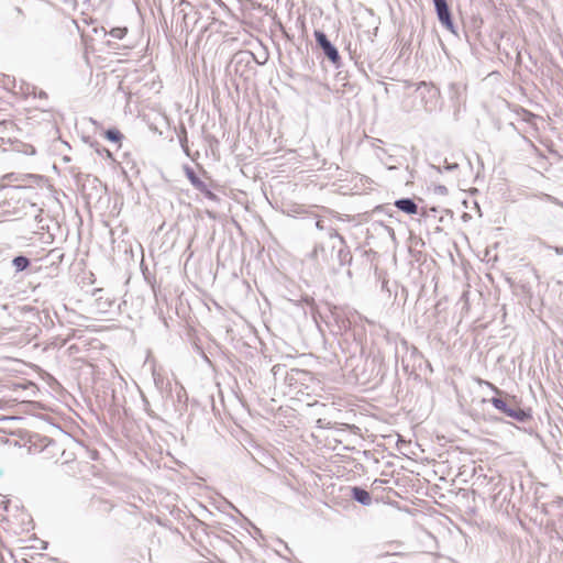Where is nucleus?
<instances>
[{
    "label": "nucleus",
    "instance_id": "nucleus-40",
    "mask_svg": "<svg viewBox=\"0 0 563 563\" xmlns=\"http://www.w3.org/2000/svg\"><path fill=\"white\" fill-rule=\"evenodd\" d=\"M429 212L435 213V212H437V208H434V207H433V208H431V209L429 210Z\"/></svg>",
    "mask_w": 563,
    "mask_h": 563
},
{
    "label": "nucleus",
    "instance_id": "nucleus-4",
    "mask_svg": "<svg viewBox=\"0 0 563 563\" xmlns=\"http://www.w3.org/2000/svg\"><path fill=\"white\" fill-rule=\"evenodd\" d=\"M317 46L322 51L323 56L335 67L342 65L341 55L336 46L329 40L328 35L321 30L313 32Z\"/></svg>",
    "mask_w": 563,
    "mask_h": 563
},
{
    "label": "nucleus",
    "instance_id": "nucleus-42",
    "mask_svg": "<svg viewBox=\"0 0 563 563\" xmlns=\"http://www.w3.org/2000/svg\"><path fill=\"white\" fill-rule=\"evenodd\" d=\"M510 126H511L514 130H516V131H517V128H516V125H515L514 123H510Z\"/></svg>",
    "mask_w": 563,
    "mask_h": 563
},
{
    "label": "nucleus",
    "instance_id": "nucleus-24",
    "mask_svg": "<svg viewBox=\"0 0 563 563\" xmlns=\"http://www.w3.org/2000/svg\"><path fill=\"white\" fill-rule=\"evenodd\" d=\"M324 231L327 232V234H328V236H329L330 239H334V240H336V244H339V243H340V238H344V236H343V235H341V234L336 231V229H334L333 227H327V229H325Z\"/></svg>",
    "mask_w": 563,
    "mask_h": 563
},
{
    "label": "nucleus",
    "instance_id": "nucleus-12",
    "mask_svg": "<svg viewBox=\"0 0 563 563\" xmlns=\"http://www.w3.org/2000/svg\"><path fill=\"white\" fill-rule=\"evenodd\" d=\"M103 136L106 137L107 141L118 144L119 146L121 145V142L124 137L122 132L117 128H110V129L106 130L103 132Z\"/></svg>",
    "mask_w": 563,
    "mask_h": 563
},
{
    "label": "nucleus",
    "instance_id": "nucleus-41",
    "mask_svg": "<svg viewBox=\"0 0 563 563\" xmlns=\"http://www.w3.org/2000/svg\"><path fill=\"white\" fill-rule=\"evenodd\" d=\"M84 3L89 4L90 0H81Z\"/></svg>",
    "mask_w": 563,
    "mask_h": 563
},
{
    "label": "nucleus",
    "instance_id": "nucleus-35",
    "mask_svg": "<svg viewBox=\"0 0 563 563\" xmlns=\"http://www.w3.org/2000/svg\"><path fill=\"white\" fill-rule=\"evenodd\" d=\"M549 249H552L558 255L563 256V247L562 246H549Z\"/></svg>",
    "mask_w": 563,
    "mask_h": 563
},
{
    "label": "nucleus",
    "instance_id": "nucleus-14",
    "mask_svg": "<svg viewBox=\"0 0 563 563\" xmlns=\"http://www.w3.org/2000/svg\"><path fill=\"white\" fill-rule=\"evenodd\" d=\"M152 556L150 550H143L136 556L130 558L128 563H151Z\"/></svg>",
    "mask_w": 563,
    "mask_h": 563
},
{
    "label": "nucleus",
    "instance_id": "nucleus-28",
    "mask_svg": "<svg viewBox=\"0 0 563 563\" xmlns=\"http://www.w3.org/2000/svg\"><path fill=\"white\" fill-rule=\"evenodd\" d=\"M314 227L320 231H324L328 225L324 224V221L321 218H318L314 222Z\"/></svg>",
    "mask_w": 563,
    "mask_h": 563
},
{
    "label": "nucleus",
    "instance_id": "nucleus-9",
    "mask_svg": "<svg viewBox=\"0 0 563 563\" xmlns=\"http://www.w3.org/2000/svg\"><path fill=\"white\" fill-rule=\"evenodd\" d=\"M153 382L156 389L162 394L163 397L164 394H166V397H173L172 383L166 379L163 374L155 369L153 371Z\"/></svg>",
    "mask_w": 563,
    "mask_h": 563
},
{
    "label": "nucleus",
    "instance_id": "nucleus-34",
    "mask_svg": "<svg viewBox=\"0 0 563 563\" xmlns=\"http://www.w3.org/2000/svg\"><path fill=\"white\" fill-rule=\"evenodd\" d=\"M57 446V443L53 440H49V442L45 445L44 451L49 452L51 449H55Z\"/></svg>",
    "mask_w": 563,
    "mask_h": 563
},
{
    "label": "nucleus",
    "instance_id": "nucleus-43",
    "mask_svg": "<svg viewBox=\"0 0 563 563\" xmlns=\"http://www.w3.org/2000/svg\"><path fill=\"white\" fill-rule=\"evenodd\" d=\"M16 387H19V388H23V389L25 388V387H24V386H22L21 384H18V385H16Z\"/></svg>",
    "mask_w": 563,
    "mask_h": 563
},
{
    "label": "nucleus",
    "instance_id": "nucleus-8",
    "mask_svg": "<svg viewBox=\"0 0 563 563\" xmlns=\"http://www.w3.org/2000/svg\"><path fill=\"white\" fill-rule=\"evenodd\" d=\"M173 400V405L175 407V411L183 416L184 412L187 410V391L186 389L178 383L175 384V388L173 389V397H170Z\"/></svg>",
    "mask_w": 563,
    "mask_h": 563
},
{
    "label": "nucleus",
    "instance_id": "nucleus-21",
    "mask_svg": "<svg viewBox=\"0 0 563 563\" xmlns=\"http://www.w3.org/2000/svg\"><path fill=\"white\" fill-rule=\"evenodd\" d=\"M126 27H112L109 32V34L117 40H122L126 35Z\"/></svg>",
    "mask_w": 563,
    "mask_h": 563
},
{
    "label": "nucleus",
    "instance_id": "nucleus-27",
    "mask_svg": "<svg viewBox=\"0 0 563 563\" xmlns=\"http://www.w3.org/2000/svg\"><path fill=\"white\" fill-rule=\"evenodd\" d=\"M207 186H208V184H206V183H205V181H202L201 179H199L198 181H196V183L192 185V187H194L197 191H199V192H201V191H202Z\"/></svg>",
    "mask_w": 563,
    "mask_h": 563
},
{
    "label": "nucleus",
    "instance_id": "nucleus-7",
    "mask_svg": "<svg viewBox=\"0 0 563 563\" xmlns=\"http://www.w3.org/2000/svg\"><path fill=\"white\" fill-rule=\"evenodd\" d=\"M327 310L325 318L329 323L332 322L333 327H335V330H332L334 333L343 334L351 329V321L342 308L328 303Z\"/></svg>",
    "mask_w": 563,
    "mask_h": 563
},
{
    "label": "nucleus",
    "instance_id": "nucleus-20",
    "mask_svg": "<svg viewBox=\"0 0 563 563\" xmlns=\"http://www.w3.org/2000/svg\"><path fill=\"white\" fill-rule=\"evenodd\" d=\"M382 162L388 169H397L398 166L401 165V162H399L394 155H388L386 158H382Z\"/></svg>",
    "mask_w": 563,
    "mask_h": 563
},
{
    "label": "nucleus",
    "instance_id": "nucleus-10",
    "mask_svg": "<svg viewBox=\"0 0 563 563\" xmlns=\"http://www.w3.org/2000/svg\"><path fill=\"white\" fill-rule=\"evenodd\" d=\"M350 492L351 498L358 504L363 506H369L372 504V496L365 488L361 486H353L350 488Z\"/></svg>",
    "mask_w": 563,
    "mask_h": 563
},
{
    "label": "nucleus",
    "instance_id": "nucleus-33",
    "mask_svg": "<svg viewBox=\"0 0 563 563\" xmlns=\"http://www.w3.org/2000/svg\"><path fill=\"white\" fill-rule=\"evenodd\" d=\"M435 191L440 195H446L448 194V188L443 185H439L435 187Z\"/></svg>",
    "mask_w": 563,
    "mask_h": 563
},
{
    "label": "nucleus",
    "instance_id": "nucleus-37",
    "mask_svg": "<svg viewBox=\"0 0 563 563\" xmlns=\"http://www.w3.org/2000/svg\"><path fill=\"white\" fill-rule=\"evenodd\" d=\"M525 115L527 117L525 120L530 122V120L534 119V115L531 112L526 111Z\"/></svg>",
    "mask_w": 563,
    "mask_h": 563
},
{
    "label": "nucleus",
    "instance_id": "nucleus-15",
    "mask_svg": "<svg viewBox=\"0 0 563 563\" xmlns=\"http://www.w3.org/2000/svg\"><path fill=\"white\" fill-rule=\"evenodd\" d=\"M201 195H203V197L206 199H208L209 201L213 202V203H217L219 205L221 202V198L220 196H218L217 194H214L210 186L208 185L201 192Z\"/></svg>",
    "mask_w": 563,
    "mask_h": 563
},
{
    "label": "nucleus",
    "instance_id": "nucleus-1",
    "mask_svg": "<svg viewBox=\"0 0 563 563\" xmlns=\"http://www.w3.org/2000/svg\"><path fill=\"white\" fill-rule=\"evenodd\" d=\"M310 258L316 261L320 265V257L332 271H338L335 263L339 268L350 266L353 256L350 247L344 238H340V243H333L331 246V260L328 258L327 250L322 244H317L310 253Z\"/></svg>",
    "mask_w": 563,
    "mask_h": 563
},
{
    "label": "nucleus",
    "instance_id": "nucleus-38",
    "mask_svg": "<svg viewBox=\"0 0 563 563\" xmlns=\"http://www.w3.org/2000/svg\"><path fill=\"white\" fill-rule=\"evenodd\" d=\"M183 131H184V133L186 134V130H185V128H183ZM186 142H187V137H186V136H185L184 139H183V137H180V143H181V146H183V147H185V143H186ZM184 150L186 151V148H184Z\"/></svg>",
    "mask_w": 563,
    "mask_h": 563
},
{
    "label": "nucleus",
    "instance_id": "nucleus-18",
    "mask_svg": "<svg viewBox=\"0 0 563 563\" xmlns=\"http://www.w3.org/2000/svg\"><path fill=\"white\" fill-rule=\"evenodd\" d=\"M89 144L100 156L106 155L108 158L113 159L112 153L108 148L102 147L97 141H91Z\"/></svg>",
    "mask_w": 563,
    "mask_h": 563
},
{
    "label": "nucleus",
    "instance_id": "nucleus-2",
    "mask_svg": "<svg viewBox=\"0 0 563 563\" xmlns=\"http://www.w3.org/2000/svg\"><path fill=\"white\" fill-rule=\"evenodd\" d=\"M489 402L496 410L518 422L526 423L532 420V410L520 407L516 397H492Z\"/></svg>",
    "mask_w": 563,
    "mask_h": 563
},
{
    "label": "nucleus",
    "instance_id": "nucleus-32",
    "mask_svg": "<svg viewBox=\"0 0 563 563\" xmlns=\"http://www.w3.org/2000/svg\"><path fill=\"white\" fill-rule=\"evenodd\" d=\"M544 197H545V199H547L548 201L553 202V203H555V205H559V206L563 207V202L559 201V199H558V198H555V197H553V196H551V195H548V194H545V195H544Z\"/></svg>",
    "mask_w": 563,
    "mask_h": 563
},
{
    "label": "nucleus",
    "instance_id": "nucleus-19",
    "mask_svg": "<svg viewBox=\"0 0 563 563\" xmlns=\"http://www.w3.org/2000/svg\"><path fill=\"white\" fill-rule=\"evenodd\" d=\"M184 173L191 186L200 179L195 169L189 165H184Z\"/></svg>",
    "mask_w": 563,
    "mask_h": 563
},
{
    "label": "nucleus",
    "instance_id": "nucleus-23",
    "mask_svg": "<svg viewBox=\"0 0 563 563\" xmlns=\"http://www.w3.org/2000/svg\"><path fill=\"white\" fill-rule=\"evenodd\" d=\"M481 384H485L486 386H488L495 394L496 396L495 397H508V395L503 391L501 389H499L498 387H496L494 384H492L490 382H487V380H479Z\"/></svg>",
    "mask_w": 563,
    "mask_h": 563
},
{
    "label": "nucleus",
    "instance_id": "nucleus-26",
    "mask_svg": "<svg viewBox=\"0 0 563 563\" xmlns=\"http://www.w3.org/2000/svg\"><path fill=\"white\" fill-rule=\"evenodd\" d=\"M36 89H37V88H36V87H34V86L31 88V90H30V88H27V90H26V92H25V93H26V95L33 93L35 97L37 96L38 98H43V99H46V98H47V93H46L45 91L40 90V91H38V93H37V92H36Z\"/></svg>",
    "mask_w": 563,
    "mask_h": 563
},
{
    "label": "nucleus",
    "instance_id": "nucleus-6",
    "mask_svg": "<svg viewBox=\"0 0 563 563\" xmlns=\"http://www.w3.org/2000/svg\"><path fill=\"white\" fill-rule=\"evenodd\" d=\"M427 112H432L438 107L440 90L432 84L421 81L416 90Z\"/></svg>",
    "mask_w": 563,
    "mask_h": 563
},
{
    "label": "nucleus",
    "instance_id": "nucleus-16",
    "mask_svg": "<svg viewBox=\"0 0 563 563\" xmlns=\"http://www.w3.org/2000/svg\"><path fill=\"white\" fill-rule=\"evenodd\" d=\"M201 195H203V197L206 199H208L209 201L213 202V203H217L219 205L221 202V198L220 196H218L217 194H214L210 186L208 185L201 192Z\"/></svg>",
    "mask_w": 563,
    "mask_h": 563
},
{
    "label": "nucleus",
    "instance_id": "nucleus-5",
    "mask_svg": "<svg viewBox=\"0 0 563 563\" xmlns=\"http://www.w3.org/2000/svg\"><path fill=\"white\" fill-rule=\"evenodd\" d=\"M439 23L443 29L459 37L457 26L454 23L448 0H432Z\"/></svg>",
    "mask_w": 563,
    "mask_h": 563
},
{
    "label": "nucleus",
    "instance_id": "nucleus-30",
    "mask_svg": "<svg viewBox=\"0 0 563 563\" xmlns=\"http://www.w3.org/2000/svg\"><path fill=\"white\" fill-rule=\"evenodd\" d=\"M380 289L382 291H386L390 295V288H389V282L387 279H383L382 283H380Z\"/></svg>",
    "mask_w": 563,
    "mask_h": 563
},
{
    "label": "nucleus",
    "instance_id": "nucleus-11",
    "mask_svg": "<svg viewBox=\"0 0 563 563\" xmlns=\"http://www.w3.org/2000/svg\"><path fill=\"white\" fill-rule=\"evenodd\" d=\"M394 206L406 214H417L419 209L416 201L409 197L395 200Z\"/></svg>",
    "mask_w": 563,
    "mask_h": 563
},
{
    "label": "nucleus",
    "instance_id": "nucleus-13",
    "mask_svg": "<svg viewBox=\"0 0 563 563\" xmlns=\"http://www.w3.org/2000/svg\"><path fill=\"white\" fill-rule=\"evenodd\" d=\"M12 265L16 273L23 272L31 265V260L24 255L14 256L12 260Z\"/></svg>",
    "mask_w": 563,
    "mask_h": 563
},
{
    "label": "nucleus",
    "instance_id": "nucleus-25",
    "mask_svg": "<svg viewBox=\"0 0 563 563\" xmlns=\"http://www.w3.org/2000/svg\"><path fill=\"white\" fill-rule=\"evenodd\" d=\"M48 257H52L53 263H60L64 258V253L58 249H54L48 253Z\"/></svg>",
    "mask_w": 563,
    "mask_h": 563
},
{
    "label": "nucleus",
    "instance_id": "nucleus-3",
    "mask_svg": "<svg viewBox=\"0 0 563 563\" xmlns=\"http://www.w3.org/2000/svg\"><path fill=\"white\" fill-rule=\"evenodd\" d=\"M267 60V57L264 60H260L256 56L247 49L236 52L231 59L230 68L232 71L243 78L244 80H249L252 76L255 75V64L263 65Z\"/></svg>",
    "mask_w": 563,
    "mask_h": 563
},
{
    "label": "nucleus",
    "instance_id": "nucleus-31",
    "mask_svg": "<svg viewBox=\"0 0 563 563\" xmlns=\"http://www.w3.org/2000/svg\"><path fill=\"white\" fill-rule=\"evenodd\" d=\"M303 301L307 306H309L311 308V311L313 312L314 310V307H316V302H314V299L311 298V297H305L303 298Z\"/></svg>",
    "mask_w": 563,
    "mask_h": 563
},
{
    "label": "nucleus",
    "instance_id": "nucleus-36",
    "mask_svg": "<svg viewBox=\"0 0 563 563\" xmlns=\"http://www.w3.org/2000/svg\"><path fill=\"white\" fill-rule=\"evenodd\" d=\"M410 44H411L410 42H406V43L402 45L401 54H405V53H406V51H408V49H409Z\"/></svg>",
    "mask_w": 563,
    "mask_h": 563
},
{
    "label": "nucleus",
    "instance_id": "nucleus-29",
    "mask_svg": "<svg viewBox=\"0 0 563 563\" xmlns=\"http://www.w3.org/2000/svg\"><path fill=\"white\" fill-rule=\"evenodd\" d=\"M142 401H143L144 410L146 411V413L148 416H153L152 410L150 408V401L147 400V398L145 396H142Z\"/></svg>",
    "mask_w": 563,
    "mask_h": 563
},
{
    "label": "nucleus",
    "instance_id": "nucleus-22",
    "mask_svg": "<svg viewBox=\"0 0 563 563\" xmlns=\"http://www.w3.org/2000/svg\"><path fill=\"white\" fill-rule=\"evenodd\" d=\"M457 168H459V164H457V163H455V162H449L448 159H444V165H443V167H442V168H441V167H439V169H438V170H439V172L444 170V172H449V173H451V172H455Z\"/></svg>",
    "mask_w": 563,
    "mask_h": 563
},
{
    "label": "nucleus",
    "instance_id": "nucleus-17",
    "mask_svg": "<svg viewBox=\"0 0 563 563\" xmlns=\"http://www.w3.org/2000/svg\"><path fill=\"white\" fill-rule=\"evenodd\" d=\"M201 195H203V197L206 199H208L209 201L213 202V203H217L219 205L221 202V198L220 196H218L217 194H214L210 186L208 185L201 192Z\"/></svg>",
    "mask_w": 563,
    "mask_h": 563
},
{
    "label": "nucleus",
    "instance_id": "nucleus-39",
    "mask_svg": "<svg viewBox=\"0 0 563 563\" xmlns=\"http://www.w3.org/2000/svg\"><path fill=\"white\" fill-rule=\"evenodd\" d=\"M384 228L391 234H394V230L390 227L384 225Z\"/></svg>",
    "mask_w": 563,
    "mask_h": 563
}]
</instances>
